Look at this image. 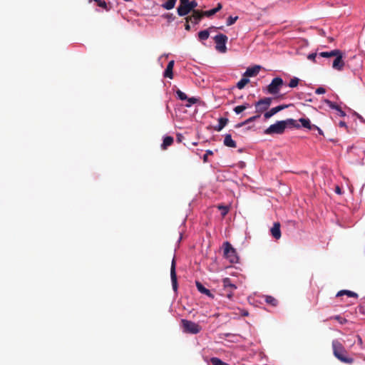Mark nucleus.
Masks as SVG:
<instances>
[{"instance_id":"obj_29","label":"nucleus","mask_w":365,"mask_h":365,"mask_svg":"<svg viewBox=\"0 0 365 365\" xmlns=\"http://www.w3.org/2000/svg\"><path fill=\"white\" fill-rule=\"evenodd\" d=\"M324 103L329 107L331 108V109H334L336 110H339L341 107L339 106H338L337 104H336L335 103L331 101L330 100H328V99H325L324 100Z\"/></svg>"},{"instance_id":"obj_1","label":"nucleus","mask_w":365,"mask_h":365,"mask_svg":"<svg viewBox=\"0 0 365 365\" xmlns=\"http://www.w3.org/2000/svg\"><path fill=\"white\" fill-rule=\"evenodd\" d=\"M287 128H299L300 125L297 123V120L292 118H288L284 120H279L275 123L269 125L265 130L264 134H282Z\"/></svg>"},{"instance_id":"obj_31","label":"nucleus","mask_w":365,"mask_h":365,"mask_svg":"<svg viewBox=\"0 0 365 365\" xmlns=\"http://www.w3.org/2000/svg\"><path fill=\"white\" fill-rule=\"evenodd\" d=\"M250 82L249 78H242L237 84L239 89H242Z\"/></svg>"},{"instance_id":"obj_15","label":"nucleus","mask_w":365,"mask_h":365,"mask_svg":"<svg viewBox=\"0 0 365 365\" xmlns=\"http://www.w3.org/2000/svg\"><path fill=\"white\" fill-rule=\"evenodd\" d=\"M271 234L274 238L279 240L281 237L280 223L274 222L271 228Z\"/></svg>"},{"instance_id":"obj_45","label":"nucleus","mask_w":365,"mask_h":365,"mask_svg":"<svg viewBox=\"0 0 365 365\" xmlns=\"http://www.w3.org/2000/svg\"><path fill=\"white\" fill-rule=\"evenodd\" d=\"M338 112H339V115L341 117H344V116L346 115V113H345L344 110H342V109H341V108H340V109L338 110Z\"/></svg>"},{"instance_id":"obj_34","label":"nucleus","mask_w":365,"mask_h":365,"mask_svg":"<svg viewBox=\"0 0 365 365\" xmlns=\"http://www.w3.org/2000/svg\"><path fill=\"white\" fill-rule=\"evenodd\" d=\"M299 79L296 78V77H294L293 78H292L289 83V86L290 88H295L297 86L298 83H299Z\"/></svg>"},{"instance_id":"obj_20","label":"nucleus","mask_w":365,"mask_h":365,"mask_svg":"<svg viewBox=\"0 0 365 365\" xmlns=\"http://www.w3.org/2000/svg\"><path fill=\"white\" fill-rule=\"evenodd\" d=\"M228 123V119L226 118H220L218 120V125L214 128L215 130L220 131Z\"/></svg>"},{"instance_id":"obj_9","label":"nucleus","mask_w":365,"mask_h":365,"mask_svg":"<svg viewBox=\"0 0 365 365\" xmlns=\"http://www.w3.org/2000/svg\"><path fill=\"white\" fill-rule=\"evenodd\" d=\"M205 16L204 12L199 10H193L191 16H187L185 21L187 22L191 21L192 24H198L202 17Z\"/></svg>"},{"instance_id":"obj_38","label":"nucleus","mask_w":365,"mask_h":365,"mask_svg":"<svg viewBox=\"0 0 365 365\" xmlns=\"http://www.w3.org/2000/svg\"><path fill=\"white\" fill-rule=\"evenodd\" d=\"M187 103H186V106L187 107H190L191 106L192 104H195L197 101V99L194 98V97H192V98H187Z\"/></svg>"},{"instance_id":"obj_43","label":"nucleus","mask_w":365,"mask_h":365,"mask_svg":"<svg viewBox=\"0 0 365 365\" xmlns=\"http://www.w3.org/2000/svg\"><path fill=\"white\" fill-rule=\"evenodd\" d=\"M317 57V53H310L309 56H308V58L309 60H312V61H314L315 58Z\"/></svg>"},{"instance_id":"obj_44","label":"nucleus","mask_w":365,"mask_h":365,"mask_svg":"<svg viewBox=\"0 0 365 365\" xmlns=\"http://www.w3.org/2000/svg\"><path fill=\"white\" fill-rule=\"evenodd\" d=\"M189 0H180V5L179 6H184L186 4L189 3Z\"/></svg>"},{"instance_id":"obj_28","label":"nucleus","mask_w":365,"mask_h":365,"mask_svg":"<svg viewBox=\"0 0 365 365\" xmlns=\"http://www.w3.org/2000/svg\"><path fill=\"white\" fill-rule=\"evenodd\" d=\"M265 302L273 307H276L278 304V301L272 296H266Z\"/></svg>"},{"instance_id":"obj_33","label":"nucleus","mask_w":365,"mask_h":365,"mask_svg":"<svg viewBox=\"0 0 365 365\" xmlns=\"http://www.w3.org/2000/svg\"><path fill=\"white\" fill-rule=\"evenodd\" d=\"M91 1H93V0H90ZM93 1L96 2L98 6L103 8L106 11L109 10L106 1L101 0H93Z\"/></svg>"},{"instance_id":"obj_36","label":"nucleus","mask_w":365,"mask_h":365,"mask_svg":"<svg viewBox=\"0 0 365 365\" xmlns=\"http://www.w3.org/2000/svg\"><path fill=\"white\" fill-rule=\"evenodd\" d=\"M176 94H177L178 97L181 101H185V100H187V95L185 93H183L182 91H181L180 90H178L176 91Z\"/></svg>"},{"instance_id":"obj_24","label":"nucleus","mask_w":365,"mask_h":365,"mask_svg":"<svg viewBox=\"0 0 365 365\" xmlns=\"http://www.w3.org/2000/svg\"><path fill=\"white\" fill-rule=\"evenodd\" d=\"M337 54H339V50L336 49V50L331 51L329 52H327V51L321 52L319 53V56L321 57H324V58H329V57H333V56H337Z\"/></svg>"},{"instance_id":"obj_4","label":"nucleus","mask_w":365,"mask_h":365,"mask_svg":"<svg viewBox=\"0 0 365 365\" xmlns=\"http://www.w3.org/2000/svg\"><path fill=\"white\" fill-rule=\"evenodd\" d=\"M181 324L183 331L189 334H196L202 329L201 327L198 324L187 319H182Z\"/></svg>"},{"instance_id":"obj_22","label":"nucleus","mask_w":365,"mask_h":365,"mask_svg":"<svg viewBox=\"0 0 365 365\" xmlns=\"http://www.w3.org/2000/svg\"><path fill=\"white\" fill-rule=\"evenodd\" d=\"M259 117H260L259 114H257V115H255V116H252V117L247 118V120H245V121L237 123L235 125V128H238L242 127L250 123L255 121L256 119L259 118Z\"/></svg>"},{"instance_id":"obj_40","label":"nucleus","mask_w":365,"mask_h":365,"mask_svg":"<svg viewBox=\"0 0 365 365\" xmlns=\"http://www.w3.org/2000/svg\"><path fill=\"white\" fill-rule=\"evenodd\" d=\"M169 22L175 20V17L172 14H166L163 16Z\"/></svg>"},{"instance_id":"obj_14","label":"nucleus","mask_w":365,"mask_h":365,"mask_svg":"<svg viewBox=\"0 0 365 365\" xmlns=\"http://www.w3.org/2000/svg\"><path fill=\"white\" fill-rule=\"evenodd\" d=\"M261 69L260 66H255L253 67L247 68L246 71L244 73V76L245 77H252L256 76Z\"/></svg>"},{"instance_id":"obj_25","label":"nucleus","mask_w":365,"mask_h":365,"mask_svg":"<svg viewBox=\"0 0 365 365\" xmlns=\"http://www.w3.org/2000/svg\"><path fill=\"white\" fill-rule=\"evenodd\" d=\"M347 295L348 297H357L358 294L354 292L349 291V290H341L336 294V297H340L342 295Z\"/></svg>"},{"instance_id":"obj_10","label":"nucleus","mask_w":365,"mask_h":365,"mask_svg":"<svg viewBox=\"0 0 365 365\" xmlns=\"http://www.w3.org/2000/svg\"><path fill=\"white\" fill-rule=\"evenodd\" d=\"M224 288L227 291V297L231 299L233 295V292L237 289L235 284H232L231 279L226 277L222 281Z\"/></svg>"},{"instance_id":"obj_2","label":"nucleus","mask_w":365,"mask_h":365,"mask_svg":"<svg viewBox=\"0 0 365 365\" xmlns=\"http://www.w3.org/2000/svg\"><path fill=\"white\" fill-rule=\"evenodd\" d=\"M332 348L334 356L339 361L346 364H352L354 362V359L348 356L347 351L340 341L334 340L332 341Z\"/></svg>"},{"instance_id":"obj_19","label":"nucleus","mask_w":365,"mask_h":365,"mask_svg":"<svg viewBox=\"0 0 365 365\" xmlns=\"http://www.w3.org/2000/svg\"><path fill=\"white\" fill-rule=\"evenodd\" d=\"M224 145L229 148H236L237 144L235 140L232 139L230 134H226L224 138Z\"/></svg>"},{"instance_id":"obj_47","label":"nucleus","mask_w":365,"mask_h":365,"mask_svg":"<svg viewBox=\"0 0 365 365\" xmlns=\"http://www.w3.org/2000/svg\"><path fill=\"white\" fill-rule=\"evenodd\" d=\"M339 126L347 128L346 124V123L344 121H340L339 123Z\"/></svg>"},{"instance_id":"obj_17","label":"nucleus","mask_w":365,"mask_h":365,"mask_svg":"<svg viewBox=\"0 0 365 365\" xmlns=\"http://www.w3.org/2000/svg\"><path fill=\"white\" fill-rule=\"evenodd\" d=\"M174 63H175L174 61H170L168 63L167 68L164 72V76L165 78H169L170 79H172L173 78V70Z\"/></svg>"},{"instance_id":"obj_41","label":"nucleus","mask_w":365,"mask_h":365,"mask_svg":"<svg viewBox=\"0 0 365 365\" xmlns=\"http://www.w3.org/2000/svg\"><path fill=\"white\" fill-rule=\"evenodd\" d=\"M334 319L337 320L340 324H345L347 320L344 318L341 317L340 316L337 315L334 317Z\"/></svg>"},{"instance_id":"obj_46","label":"nucleus","mask_w":365,"mask_h":365,"mask_svg":"<svg viewBox=\"0 0 365 365\" xmlns=\"http://www.w3.org/2000/svg\"><path fill=\"white\" fill-rule=\"evenodd\" d=\"M314 130H317L318 131V133L321 135H324V133L323 131L322 130L321 128H319L317 125V128H314Z\"/></svg>"},{"instance_id":"obj_6","label":"nucleus","mask_w":365,"mask_h":365,"mask_svg":"<svg viewBox=\"0 0 365 365\" xmlns=\"http://www.w3.org/2000/svg\"><path fill=\"white\" fill-rule=\"evenodd\" d=\"M283 85V80L280 77H276L272 79V82L267 87V91L269 94L275 95L279 93Z\"/></svg>"},{"instance_id":"obj_3","label":"nucleus","mask_w":365,"mask_h":365,"mask_svg":"<svg viewBox=\"0 0 365 365\" xmlns=\"http://www.w3.org/2000/svg\"><path fill=\"white\" fill-rule=\"evenodd\" d=\"M224 256L231 263H236L238 261V257L235 249L232 246L229 242L223 243Z\"/></svg>"},{"instance_id":"obj_8","label":"nucleus","mask_w":365,"mask_h":365,"mask_svg":"<svg viewBox=\"0 0 365 365\" xmlns=\"http://www.w3.org/2000/svg\"><path fill=\"white\" fill-rule=\"evenodd\" d=\"M272 101V98H264L256 102L255 103L256 112L260 115L264 111H266L270 106Z\"/></svg>"},{"instance_id":"obj_48","label":"nucleus","mask_w":365,"mask_h":365,"mask_svg":"<svg viewBox=\"0 0 365 365\" xmlns=\"http://www.w3.org/2000/svg\"><path fill=\"white\" fill-rule=\"evenodd\" d=\"M335 192L337 194H341V188L339 186H336V188H335Z\"/></svg>"},{"instance_id":"obj_35","label":"nucleus","mask_w":365,"mask_h":365,"mask_svg":"<svg viewBox=\"0 0 365 365\" xmlns=\"http://www.w3.org/2000/svg\"><path fill=\"white\" fill-rule=\"evenodd\" d=\"M217 207L220 210H222L221 215L222 217H225L229 211V207L227 206L219 205Z\"/></svg>"},{"instance_id":"obj_42","label":"nucleus","mask_w":365,"mask_h":365,"mask_svg":"<svg viewBox=\"0 0 365 365\" xmlns=\"http://www.w3.org/2000/svg\"><path fill=\"white\" fill-rule=\"evenodd\" d=\"M315 93L319 95L324 94L326 93V90L323 87H319L316 89Z\"/></svg>"},{"instance_id":"obj_37","label":"nucleus","mask_w":365,"mask_h":365,"mask_svg":"<svg viewBox=\"0 0 365 365\" xmlns=\"http://www.w3.org/2000/svg\"><path fill=\"white\" fill-rule=\"evenodd\" d=\"M237 19H238V16H235V17L229 16L227 20V26H231V25L234 24L236 22V21L237 20Z\"/></svg>"},{"instance_id":"obj_51","label":"nucleus","mask_w":365,"mask_h":365,"mask_svg":"<svg viewBox=\"0 0 365 365\" xmlns=\"http://www.w3.org/2000/svg\"><path fill=\"white\" fill-rule=\"evenodd\" d=\"M358 341H359V343L360 344H362V339H361V338L359 336H358Z\"/></svg>"},{"instance_id":"obj_49","label":"nucleus","mask_w":365,"mask_h":365,"mask_svg":"<svg viewBox=\"0 0 365 365\" xmlns=\"http://www.w3.org/2000/svg\"><path fill=\"white\" fill-rule=\"evenodd\" d=\"M185 28L187 31H190V24H189V22H187L186 21V24L185 25Z\"/></svg>"},{"instance_id":"obj_32","label":"nucleus","mask_w":365,"mask_h":365,"mask_svg":"<svg viewBox=\"0 0 365 365\" xmlns=\"http://www.w3.org/2000/svg\"><path fill=\"white\" fill-rule=\"evenodd\" d=\"M210 361L212 365H229L228 364L222 361L220 359L217 357L211 358Z\"/></svg>"},{"instance_id":"obj_50","label":"nucleus","mask_w":365,"mask_h":365,"mask_svg":"<svg viewBox=\"0 0 365 365\" xmlns=\"http://www.w3.org/2000/svg\"><path fill=\"white\" fill-rule=\"evenodd\" d=\"M249 313L247 311H243L242 312V315L244 316V317H246V316H248Z\"/></svg>"},{"instance_id":"obj_13","label":"nucleus","mask_w":365,"mask_h":365,"mask_svg":"<svg viewBox=\"0 0 365 365\" xmlns=\"http://www.w3.org/2000/svg\"><path fill=\"white\" fill-rule=\"evenodd\" d=\"M335 59L333 61L332 67L334 69L341 71L342 70L344 63L342 60V56L341 54V52L339 51V54H337V56H335Z\"/></svg>"},{"instance_id":"obj_5","label":"nucleus","mask_w":365,"mask_h":365,"mask_svg":"<svg viewBox=\"0 0 365 365\" xmlns=\"http://www.w3.org/2000/svg\"><path fill=\"white\" fill-rule=\"evenodd\" d=\"M228 38L226 35L219 34L214 37V41L216 43L215 48L221 53H225L227 51L226 43Z\"/></svg>"},{"instance_id":"obj_16","label":"nucleus","mask_w":365,"mask_h":365,"mask_svg":"<svg viewBox=\"0 0 365 365\" xmlns=\"http://www.w3.org/2000/svg\"><path fill=\"white\" fill-rule=\"evenodd\" d=\"M195 284L197 290L200 293L204 294L210 298H214V295L211 293V292L208 289L205 288L200 282L197 281Z\"/></svg>"},{"instance_id":"obj_11","label":"nucleus","mask_w":365,"mask_h":365,"mask_svg":"<svg viewBox=\"0 0 365 365\" xmlns=\"http://www.w3.org/2000/svg\"><path fill=\"white\" fill-rule=\"evenodd\" d=\"M176 262L175 258L172 260L171 267H170V277L172 282L173 289L175 292L178 289V281H177V274L175 270Z\"/></svg>"},{"instance_id":"obj_23","label":"nucleus","mask_w":365,"mask_h":365,"mask_svg":"<svg viewBox=\"0 0 365 365\" xmlns=\"http://www.w3.org/2000/svg\"><path fill=\"white\" fill-rule=\"evenodd\" d=\"M222 9V4L218 3L217 7L212 9L209 11H203L205 16L210 17L211 16L215 15L217 12H218Z\"/></svg>"},{"instance_id":"obj_21","label":"nucleus","mask_w":365,"mask_h":365,"mask_svg":"<svg viewBox=\"0 0 365 365\" xmlns=\"http://www.w3.org/2000/svg\"><path fill=\"white\" fill-rule=\"evenodd\" d=\"M173 138L171 136H165L163 139V142L161 145L163 150H166L168 146H170L173 143Z\"/></svg>"},{"instance_id":"obj_7","label":"nucleus","mask_w":365,"mask_h":365,"mask_svg":"<svg viewBox=\"0 0 365 365\" xmlns=\"http://www.w3.org/2000/svg\"><path fill=\"white\" fill-rule=\"evenodd\" d=\"M197 6V3L195 0L190 1L189 3L186 4L184 6H179L177 9L178 14L180 16H186L190 11H193V10H195V8H196Z\"/></svg>"},{"instance_id":"obj_30","label":"nucleus","mask_w":365,"mask_h":365,"mask_svg":"<svg viewBox=\"0 0 365 365\" xmlns=\"http://www.w3.org/2000/svg\"><path fill=\"white\" fill-rule=\"evenodd\" d=\"M210 34L207 30H203L198 33V37L200 40H207L209 38Z\"/></svg>"},{"instance_id":"obj_26","label":"nucleus","mask_w":365,"mask_h":365,"mask_svg":"<svg viewBox=\"0 0 365 365\" xmlns=\"http://www.w3.org/2000/svg\"><path fill=\"white\" fill-rule=\"evenodd\" d=\"M250 106L249 103H246L241 106H237L234 108L233 110L236 114H240L242 112H243L245 110H246L247 108H249Z\"/></svg>"},{"instance_id":"obj_12","label":"nucleus","mask_w":365,"mask_h":365,"mask_svg":"<svg viewBox=\"0 0 365 365\" xmlns=\"http://www.w3.org/2000/svg\"><path fill=\"white\" fill-rule=\"evenodd\" d=\"M288 106H289L288 105H280V106H278L277 107L272 108V109H270L269 111H267L264 114V117L266 119H268V118H271L272 115H274V114H276L277 113H278V112L284 110V108H287Z\"/></svg>"},{"instance_id":"obj_18","label":"nucleus","mask_w":365,"mask_h":365,"mask_svg":"<svg viewBox=\"0 0 365 365\" xmlns=\"http://www.w3.org/2000/svg\"><path fill=\"white\" fill-rule=\"evenodd\" d=\"M299 121L301 123L302 126L307 128L308 130H314V128H317L316 125L312 124L311 121L309 118H301L299 119Z\"/></svg>"},{"instance_id":"obj_39","label":"nucleus","mask_w":365,"mask_h":365,"mask_svg":"<svg viewBox=\"0 0 365 365\" xmlns=\"http://www.w3.org/2000/svg\"><path fill=\"white\" fill-rule=\"evenodd\" d=\"M213 155V152L212 150H206V153L203 156V162L207 163L208 161V159H207L208 155Z\"/></svg>"},{"instance_id":"obj_27","label":"nucleus","mask_w":365,"mask_h":365,"mask_svg":"<svg viewBox=\"0 0 365 365\" xmlns=\"http://www.w3.org/2000/svg\"><path fill=\"white\" fill-rule=\"evenodd\" d=\"M177 0H168L162 4L163 8L167 10H170L174 8Z\"/></svg>"}]
</instances>
